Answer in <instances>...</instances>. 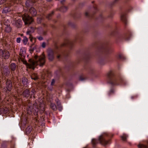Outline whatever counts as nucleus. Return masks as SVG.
<instances>
[{"label": "nucleus", "mask_w": 148, "mask_h": 148, "mask_svg": "<svg viewBox=\"0 0 148 148\" xmlns=\"http://www.w3.org/2000/svg\"><path fill=\"white\" fill-rule=\"evenodd\" d=\"M121 20L125 23L126 24V18L125 14H123L121 16Z\"/></svg>", "instance_id": "obj_17"}, {"label": "nucleus", "mask_w": 148, "mask_h": 148, "mask_svg": "<svg viewBox=\"0 0 148 148\" xmlns=\"http://www.w3.org/2000/svg\"><path fill=\"white\" fill-rule=\"evenodd\" d=\"M20 58L21 59H23L25 58L24 56V52L23 50L21 49L20 50Z\"/></svg>", "instance_id": "obj_15"}, {"label": "nucleus", "mask_w": 148, "mask_h": 148, "mask_svg": "<svg viewBox=\"0 0 148 148\" xmlns=\"http://www.w3.org/2000/svg\"><path fill=\"white\" fill-rule=\"evenodd\" d=\"M54 14V12L52 11L51 13H50L47 16L46 18L48 19H50L51 18L52 16Z\"/></svg>", "instance_id": "obj_25"}, {"label": "nucleus", "mask_w": 148, "mask_h": 148, "mask_svg": "<svg viewBox=\"0 0 148 148\" xmlns=\"http://www.w3.org/2000/svg\"><path fill=\"white\" fill-rule=\"evenodd\" d=\"M32 129L31 127L29 126L26 129L25 131L27 134H28L30 133L32 130Z\"/></svg>", "instance_id": "obj_20"}, {"label": "nucleus", "mask_w": 148, "mask_h": 148, "mask_svg": "<svg viewBox=\"0 0 148 148\" xmlns=\"http://www.w3.org/2000/svg\"><path fill=\"white\" fill-rule=\"evenodd\" d=\"M65 0H62L61 1V3L62 4H63L64 2H65Z\"/></svg>", "instance_id": "obj_41"}, {"label": "nucleus", "mask_w": 148, "mask_h": 148, "mask_svg": "<svg viewBox=\"0 0 148 148\" xmlns=\"http://www.w3.org/2000/svg\"><path fill=\"white\" fill-rule=\"evenodd\" d=\"M21 38H18L16 39V42L17 43H19L21 42Z\"/></svg>", "instance_id": "obj_33"}, {"label": "nucleus", "mask_w": 148, "mask_h": 148, "mask_svg": "<svg viewBox=\"0 0 148 148\" xmlns=\"http://www.w3.org/2000/svg\"><path fill=\"white\" fill-rule=\"evenodd\" d=\"M79 80L81 81H82L84 79V78L82 77H79Z\"/></svg>", "instance_id": "obj_40"}, {"label": "nucleus", "mask_w": 148, "mask_h": 148, "mask_svg": "<svg viewBox=\"0 0 148 148\" xmlns=\"http://www.w3.org/2000/svg\"><path fill=\"white\" fill-rule=\"evenodd\" d=\"M6 85L7 90L10 91L12 88V84L11 81L7 79L6 81Z\"/></svg>", "instance_id": "obj_9"}, {"label": "nucleus", "mask_w": 148, "mask_h": 148, "mask_svg": "<svg viewBox=\"0 0 148 148\" xmlns=\"http://www.w3.org/2000/svg\"><path fill=\"white\" fill-rule=\"evenodd\" d=\"M28 41V39L25 36L24 37L23 39V43L25 45H26L27 44Z\"/></svg>", "instance_id": "obj_26"}, {"label": "nucleus", "mask_w": 148, "mask_h": 148, "mask_svg": "<svg viewBox=\"0 0 148 148\" xmlns=\"http://www.w3.org/2000/svg\"><path fill=\"white\" fill-rule=\"evenodd\" d=\"M8 109L6 108H0V115L2 114H6L8 112Z\"/></svg>", "instance_id": "obj_13"}, {"label": "nucleus", "mask_w": 148, "mask_h": 148, "mask_svg": "<svg viewBox=\"0 0 148 148\" xmlns=\"http://www.w3.org/2000/svg\"><path fill=\"white\" fill-rule=\"evenodd\" d=\"M138 148H147V146L145 145H141L138 146Z\"/></svg>", "instance_id": "obj_28"}, {"label": "nucleus", "mask_w": 148, "mask_h": 148, "mask_svg": "<svg viewBox=\"0 0 148 148\" xmlns=\"http://www.w3.org/2000/svg\"><path fill=\"white\" fill-rule=\"evenodd\" d=\"M27 79L25 77L22 78V82L24 86H26L27 83Z\"/></svg>", "instance_id": "obj_16"}, {"label": "nucleus", "mask_w": 148, "mask_h": 148, "mask_svg": "<svg viewBox=\"0 0 148 148\" xmlns=\"http://www.w3.org/2000/svg\"><path fill=\"white\" fill-rule=\"evenodd\" d=\"M95 9H96V8H95Z\"/></svg>", "instance_id": "obj_47"}, {"label": "nucleus", "mask_w": 148, "mask_h": 148, "mask_svg": "<svg viewBox=\"0 0 148 148\" xmlns=\"http://www.w3.org/2000/svg\"><path fill=\"white\" fill-rule=\"evenodd\" d=\"M30 38V40L31 41H32L33 39L32 37V36H31V38Z\"/></svg>", "instance_id": "obj_42"}, {"label": "nucleus", "mask_w": 148, "mask_h": 148, "mask_svg": "<svg viewBox=\"0 0 148 148\" xmlns=\"http://www.w3.org/2000/svg\"><path fill=\"white\" fill-rule=\"evenodd\" d=\"M26 34L27 35H29V38H30L31 35V31H28L26 32Z\"/></svg>", "instance_id": "obj_31"}, {"label": "nucleus", "mask_w": 148, "mask_h": 148, "mask_svg": "<svg viewBox=\"0 0 148 148\" xmlns=\"http://www.w3.org/2000/svg\"><path fill=\"white\" fill-rule=\"evenodd\" d=\"M6 0H0V4H2L5 2Z\"/></svg>", "instance_id": "obj_37"}, {"label": "nucleus", "mask_w": 148, "mask_h": 148, "mask_svg": "<svg viewBox=\"0 0 148 148\" xmlns=\"http://www.w3.org/2000/svg\"><path fill=\"white\" fill-rule=\"evenodd\" d=\"M107 76L108 83L112 86L118 85L120 83L124 82V80L122 78L116 77L112 71H109L107 73Z\"/></svg>", "instance_id": "obj_2"}, {"label": "nucleus", "mask_w": 148, "mask_h": 148, "mask_svg": "<svg viewBox=\"0 0 148 148\" xmlns=\"http://www.w3.org/2000/svg\"><path fill=\"white\" fill-rule=\"evenodd\" d=\"M67 10V8L65 6H62L60 9V11L63 12H65Z\"/></svg>", "instance_id": "obj_21"}, {"label": "nucleus", "mask_w": 148, "mask_h": 148, "mask_svg": "<svg viewBox=\"0 0 148 148\" xmlns=\"http://www.w3.org/2000/svg\"><path fill=\"white\" fill-rule=\"evenodd\" d=\"M99 140L101 144L104 145H107L110 141V140H105V136L103 135H101L99 136Z\"/></svg>", "instance_id": "obj_6"}, {"label": "nucleus", "mask_w": 148, "mask_h": 148, "mask_svg": "<svg viewBox=\"0 0 148 148\" xmlns=\"http://www.w3.org/2000/svg\"><path fill=\"white\" fill-rule=\"evenodd\" d=\"M46 46V43L45 42H43L42 44V47L43 48H44Z\"/></svg>", "instance_id": "obj_36"}, {"label": "nucleus", "mask_w": 148, "mask_h": 148, "mask_svg": "<svg viewBox=\"0 0 148 148\" xmlns=\"http://www.w3.org/2000/svg\"><path fill=\"white\" fill-rule=\"evenodd\" d=\"M11 31V28L9 25H8L5 28V32H10Z\"/></svg>", "instance_id": "obj_19"}, {"label": "nucleus", "mask_w": 148, "mask_h": 148, "mask_svg": "<svg viewBox=\"0 0 148 148\" xmlns=\"http://www.w3.org/2000/svg\"><path fill=\"white\" fill-rule=\"evenodd\" d=\"M10 53L7 50H3L0 49V58L7 59L9 58Z\"/></svg>", "instance_id": "obj_4"}, {"label": "nucleus", "mask_w": 148, "mask_h": 148, "mask_svg": "<svg viewBox=\"0 0 148 148\" xmlns=\"http://www.w3.org/2000/svg\"><path fill=\"white\" fill-rule=\"evenodd\" d=\"M29 12L33 16H35L37 12L36 10L33 7L31 8L29 10Z\"/></svg>", "instance_id": "obj_11"}, {"label": "nucleus", "mask_w": 148, "mask_h": 148, "mask_svg": "<svg viewBox=\"0 0 148 148\" xmlns=\"http://www.w3.org/2000/svg\"><path fill=\"white\" fill-rule=\"evenodd\" d=\"M147 143H148V142H147Z\"/></svg>", "instance_id": "obj_48"}, {"label": "nucleus", "mask_w": 148, "mask_h": 148, "mask_svg": "<svg viewBox=\"0 0 148 148\" xmlns=\"http://www.w3.org/2000/svg\"><path fill=\"white\" fill-rule=\"evenodd\" d=\"M48 2H51L52 1V0H46Z\"/></svg>", "instance_id": "obj_45"}, {"label": "nucleus", "mask_w": 148, "mask_h": 148, "mask_svg": "<svg viewBox=\"0 0 148 148\" xmlns=\"http://www.w3.org/2000/svg\"><path fill=\"white\" fill-rule=\"evenodd\" d=\"M39 110H40L41 109V110H42V112L44 111H45V110L44 108V107H43L42 108H39L37 109V110H35V111H36V114H37L38 113V110H39Z\"/></svg>", "instance_id": "obj_29"}, {"label": "nucleus", "mask_w": 148, "mask_h": 148, "mask_svg": "<svg viewBox=\"0 0 148 148\" xmlns=\"http://www.w3.org/2000/svg\"><path fill=\"white\" fill-rule=\"evenodd\" d=\"M4 25H6V26H7V25H9V24H7V23H6V22H4Z\"/></svg>", "instance_id": "obj_44"}, {"label": "nucleus", "mask_w": 148, "mask_h": 148, "mask_svg": "<svg viewBox=\"0 0 148 148\" xmlns=\"http://www.w3.org/2000/svg\"><path fill=\"white\" fill-rule=\"evenodd\" d=\"M118 58L119 59H122L123 58V57L122 55L119 54L118 56Z\"/></svg>", "instance_id": "obj_34"}, {"label": "nucleus", "mask_w": 148, "mask_h": 148, "mask_svg": "<svg viewBox=\"0 0 148 148\" xmlns=\"http://www.w3.org/2000/svg\"><path fill=\"white\" fill-rule=\"evenodd\" d=\"M85 15L86 16H89V13L87 12H86L85 13Z\"/></svg>", "instance_id": "obj_39"}, {"label": "nucleus", "mask_w": 148, "mask_h": 148, "mask_svg": "<svg viewBox=\"0 0 148 148\" xmlns=\"http://www.w3.org/2000/svg\"><path fill=\"white\" fill-rule=\"evenodd\" d=\"M31 77L32 79H34V80H36L38 79V77L37 76H35V77H33V76L32 75L31 76Z\"/></svg>", "instance_id": "obj_35"}, {"label": "nucleus", "mask_w": 148, "mask_h": 148, "mask_svg": "<svg viewBox=\"0 0 148 148\" xmlns=\"http://www.w3.org/2000/svg\"><path fill=\"white\" fill-rule=\"evenodd\" d=\"M60 55H58L57 56V58L58 59H59L60 58Z\"/></svg>", "instance_id": "obj_43"}, {"label": "nucleus", "mask_w": 148, "mask_h": 148, "mask_svg": "<svg viewBox=\"0 0 148 148\" xmlns=\"http://www.w3.org/2000/svg\"><path fill=\"white\" fill-rule=\"evenodd\" d=\"M55 51L51 49H49L47 51L48 59L50 61H52L54 58V53Z\"/></svg>", "instance_id": "obj_5"}, {"label": "nucleus", "mask_w": 148, "mask_h": 148, "mask_svg": "<svg viewBox=\"0 0 148 148\" xmlns=\"http://www.w3.org/2000/svg\"><path fill=\"white\" fill-rule=\"evenodd\" d=\"M116 1H117V0H115Z\"/></svg>", "instance_id": "obj_49"}, {"label": "nucleus", "mask_w": 148, "mask_h": 148, "mask_svg": "<svg viewBox=\"0 0 148 148\" xmlns=\"http://www.w3.org/2000/svg\"><path fill=\"white\" fill-rule=\"evenodd\" d=\"M127 137V136L126 135L124 134L122 136H121V138L122 140L123 141H125L126 140Z\"/></svg>", "instance_id": "obj_27"}, {"label": "nucleus", "mask_w": 148, "mask_h": 148, "mask_svg": "<svg viewBox=\"0 0 148 148\" xmlns=\"http://www.w3.org/2000/svg\"><path fill=\"white\" fill-rule=\"evenodd\" d=\"M45 34H46V33H45V32H44V33H43V34H44V35H45Z\"/></svg>", "instance_id": "obj_46"}, {"label": "nucleus", "mask_w": 148, "mask_h": 148, "mask_svg": "<svg viewBox=\"0 0 148 148\" xmlns=\"http://www.w3.org/2000/svg\"><path fill=\"white\" fill-rule=\"evenodd\" d=\"M114 90L113 89H111L110 91V92H109V95H111L112 94L114 93Z\"/></svg>", "instance_id": "obj_32"}, {"label": "nucleus", "mask_w": 148, "mask_h": 148, "mask_svg": "<svg viewBox=\"0 0 148 148\" xmlns=\"http://www.w3.org/2000/svg\"><path fill=\"white\" fill-rule=\"evenodd\" d=\"M17 66L14 63H11L10 65V68L11 70V73L12 74L13 71H14L16 69Z\"/></svg>", "instance_id": "obj_10"}, {"label": "nucleus", "mask_w": 148, "mask_h": 148, "mask_svg": "<svg viewBox=\"0 0 148 148\" xmlns=\"http://www.w3.org/2000/svg\"><path fill=\"white\" fill-rule=\"evenodd\" d=\"M72 44V42H71L69 40H67V41H66L62 45V46H64L66 45H71Z\"/></svg>", "instance_id": "obj_22"}, {"label": "nucleus", "mask_w": 148, "mask_h": 148, "mask_svg": "<svg viewBox=\"0 0 148 148\" xmlns=\"http://www.w3.org/2000/svg\"><path fill=\"white\" fill-rule=\"evenodd\" d=\"M13 24L17 28H20L22 25V22L20 19H15L13 21Z\"/></svg>", "instance_id": "obj_7"}, {"label": "nucleus", "mask_w": 148, "mask_h": 148, "mask_svg": "<svg viewBox=\"0 0 148 148\" xmlns=\"http://www.w3.org/2000/svg\"><path fill=\"white\" fill-rule=\"evenodd\" d=\"M55 82V80L54 79H52L51 80V86H53L54 85Z\"/></svg>", "instance_id": "obj_30"}, {"label": "nucleus", "mask_w": 148, "mask_h": 148, "mask_svg": "<svg viewBox=\"0 0 148 148\" xmlns=\"http://www.w3.org/2000/svg\"><path fill=\"white\" fill-rule=\"evenodd\" d=\"M56 103L57 104V109L60 111H61L62 110V107L61 105L60 101L57 99L56 100Z\"/></svg>", "instance_id": "obj_14"}, {"label": "nucleus", "mask_w": 148, "mask_h": 148, "mask_svg": "<svg viewBox=\"0 0 148 148\" xmlns=\"http://www.w3.org/2000/svg\"><path fill=\"white\" fill-rule=\"evenodd\" d=\"M22 17L25 25H29L33 21L32 18L27 14H23Z\"/></svg>", "instance_id": "obj_3"}, {"label": "nucleus", "mask_w": 148, "mask_h": 148, "mask_svg": "<svg viewBox=\"0 0 148 148\" xmlns=\"http://www.w3.org/2000/svg\"><path fill=\"white\" fill-rule=\"evenodd\" d=\"M92 143L94 147H95V145L97 143V140L95 139H92Z\"/></svg>", "instance_id": "obj_24"}, {"label": "nucleus", "mask_w": 148, "mask_h": 148, "mask_svg": "<svg viewBox=\"0 0 148 148\" xmlns=\"http://www.w3.org/2000/svg\"><path fill=\"white\" fill-rule=\"evenodd\" d=\"M29 91L27 89L25 90L23 92V96L26 97H28L29 95Z\"/></svg>", "instance_id": "obj_12"}, {"label": "nucleus", "mask_w": 148, "mask_h": 148, "mask_svg": "<svg viewBox=\"0 0 148 148\" xmlns=\"http://www.w3.org/2000/svg\"><path fill=\"white\" fill-rule=\"evenodd\" d=\"M38 40H43V38L41 36H39V37H38Z\"/></svg>", "instance_id": "obj_38"}, {"label": "nucleus", "mask_w": 148, "mask_h": 148, "mask_svg": "<svg viewBox=\"0 0 148 148\" xmlns=\"http://www.w3.org/2000/svg\"><path fill=\"white\" fill-rule=\"evenodd\" d=\"M1 72L3 75L5 76H8L10 74V71L8 66H5L1 70Z\"/></svg>", "instance_id": "obj_8"}, {"label": "nucleus", "mask_w": 148, "mask_h": 148, "mask_svg": "<svg viewBox=\"0 0 148 148\" xmlns=\"http://www.w3.org/2000/svg\"><path fill=\"white\" fill-rule=\"evenodd\" d=\"M50 107L54 111L56 110L57 108V107H56L54 103H51Z\"/></svg>", "instance_id": "obj_18"}, {"label": "nucleus", "mask_w": 148, "mask_h": 148, "mask_svg": "<svg viewBox=\"0 0 148 148\" xmlns=\"http://www.w3.org/2000/svg\"><path fill=\"white\" fill-rule=\"evenodd\" d=\"M38 58V56H35L34 58L30 59L29 60V64L26 61H24L23 63L29 68L34 69V66L39 65L40 66H42L45 63V56L44 53H42L41 55L39 57L38 60H37Z\"/></svg>", "instance_id": "obj_1"}, {"label": "nucleus", "mask_w": 148, "mask_h": 148, "mask_svg": "<svg viewBox=\"0 0 148 148\" xmlns=\"http://www.w3.org/2000/svg\"><path fill=\"white\" fill-rule=\"evenodd\" d=\"M10 11V10L9 8L5 7L3 9L2 12L3 13H6L9 12Z\"/></svg>", "instance_id": "obj_23"}]
</instances>
